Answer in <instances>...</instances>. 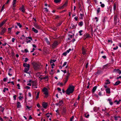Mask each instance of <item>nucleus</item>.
<instances>
[{
    "instance_id": "32",
    "label": "nucleus",
    "mask_w": 121,
    "mask_h": 121,
    "mask_svg": "<svg viewBox=\"0 0 121 121\" xmlns=\"http://www.w3.org/2000/svg\"><path fill=\"white\" fill-rule=\"evenodd\" d=\"M66 112V109L65 108H63L62 110V113L63 114H64Z\"/></svg>"
},
{
    "instance_id": "59",
    "label": "nucleus",
    "mask_w": 121,
    "mask_h": 121,
    "mask_svg": "<svg viewBox=\"0 0 121 121\" xmlns=\"http://www.w3.org/2000/svg\"><path fill=\"white\" fill-rule=\"evenodd\" d=\"M66 10L65 9L64 10L61 11V13H63L64 12H65Z\"/></svg>"
},
{
    "instance_id": "63",
    "label": "nucleus",
    "mask_w": 121,
    "mask_h": 121,
    "mask_svg": "<svg viewBox=\"0 0 121 121\" xmlns=\"http://www.w3.org/2000/svg\"><path fill=\"white\" fill-rule=\"evenodd\" d=\"M7 44V43H5L4 44H2V45L4 46H5Z\"/></svg>"
},
{
    "instance_id": "29",
    "label": "nucleus",
    "mask_w": 121,
    "mask_h": 121,
    "mask_svg": "<svg viewBox=\"0 0 121 121\" xmlns=\"http://www.w3.org/2000/svg\"><path fill=\"white\" fill-rule=\"evenodd\" d=\"M28 39H30L31 40H32V38L31 37H30H30H26V40H28Z\"/></svg>"
},
{
    "instance_id": "55",
    "label": "nucleus",
    "mask_w": 121,
    "mask_h": 121,
    "mask_svg": "<svg viewBox=\"0 0 121 121\" xmlns=\"http://www.w3.org/2000/svg\"><path fill=\"white\" fill-rule=\"evenodd\" d=\"M115 102H116L117 104H119V102L117 100H116L114 101Z\"/></svg>"
},
{
    "instance_id": "26",
    "label": "nucleus",
    "mask_w": 121,
    "mask_h": 121,
    "mask_svg": "<svg viewBox=\"0 0 121 121\" xmlns=\"http://www.w3.org/2000/svg\"><path fill=\"white\" fill-rule=\"evenodd\" d=\"M70 28L72 29L75 28H76V26L72 24L71 26L70 27Z\"/></svg>"
},
{
    "instance_id": "4",
    "label": "nucleus",
    "mask_w": 121,
    "mask_h": 121,
    "mask_svg": "<svg viewBox=\"0 0 121 121\" xmlns=\"http://www.w3.org/2000/svg\"><path fill=\"white\" fill-rule=\"evenodd\" d=\"M33 88H37L38 85V83L35 81H32Z\"/></svg>"
},
{
    "instance_id": "50",
    "label": "nucleus",
    "mask_w": 121,
    "mask_h": 121,
    "mask_svg": "<svg viewBox=\"0 0 121 121\" xmlns=\"http://www.w3.org/2000/svg\"><path fill=\"white\" fill-rule=\"evenodd\" d=\"M88 62L86 64V68H87L88 67Z\"/></svg>"
},
{
    "instance_id": "62",
    "label": "nucleus",
    "mask_w": 121,
    "mask_h": 121,
    "mask_svg": "<svg viewBox=\"0 0 121 121\" xmlns=\"http://www.w3.org/2000/svg\"><path fill=\"white\" fill-rule=\"evenodd\" d=\"M7 78H4L3 80V81L4 82H6V80L7 79Z\"/></svg>"
},
{
    "instance_id": "61",
    "label": "nucleus",
    "mask_w": 121,
    "mask_h": 121,
    "mask_svg": "<svg viewBox=\"0 0 121 121\" xmlns=\"http://www.w3.org/2000/svg\"><path fill=\"white\" fill-rule=\"evenodd\" d=\"M16 96L15 95L13 96V98H14V100H15L16 99Z\"/></svg>"
},
{
    "instance_id": "43",
    "label": "nucleus",
    "mask_w": 121,
    "mask_h": 121,
    "mask_svg": "<svg viewBox=\"0 0 121 121\" xmlns=\"http://www.w3.org/2000/svg\"><path fill=\"white\" fill-rule=\"evenodd\" d=\"M67 54V53L66 52H65L63 53L62 54V55H63L66 56V55Z\"/></svg>"
},
{
    "instance_id": "35",
    "label": "nucleus",
    "mask_w": 121,
    "mask_h": 121,
    "mask_svg": "<svg viewBox=\"0 0 121 121\" xmlns=\"http://www.w3.org/2000/svg\"><path fill=\"white\" fill-rule=\"evenodd\" d=\"M116 9V3H115L114 5L113 6V9L114 10H115Z\"/></svg>"
},
{
    "instance_id": "13",
    "label": "nucleus",
    "mask_w": 121,
    "mask_h": 121,
    "mask_svg": "<svg viewBox=\"0 0 121 121\" xmlns=\"http://www.w3.org/2000/svg\"><path fill=\"white\" fill-rule=\"evenodd\" d=\"M16 0H13V8L14 9V8L16 6L15 4H16Z\"/></svg>"
},
{
    "instance_id": "18",
    "label": "nucleus",
    "mask_w": 121,
    "mask_h": 121,
    "mask_svg": "<svg viewBox=\"0 0 121 121\" xmlns=\"http://www.w3.org/2000/svg\"><path fill=\"white\" fill-rule=\"evenodd\" d=\"M106 93L108 94H110V90L109 88H108L106 89Z\"/></svg>"
},
{
    "instance_id": "64",
    "label": "nucleus",
    "mask_w": 121,
    "mask_h": 121,
    "mask_svg": "<svg viewBox=\"0 0 121 121\" xmlns=\"http://www.w3.org/2000/svg\"><path fill=\"white\" fill-rule=\"evenodd\" d=\"M78 17H76L74 18V19L76 21L78 20Z\"/></svg>"
},
{
    "instance_id": "15",
    "label": "nucleus",
    "mask_w": 121,
    "mask_h": 121,
    "mask_svg": "<svg viewBox=\"0 0 121 121\" xmlns=\"http://www.w3.org/2000/svg\"><path fill=\"white\" fill-rule=\"evenodd\" d=\"M17 106L18 108H20L21 107V105L20 103L19 102H17Z\"/></svg>"
},
{
    "instance_id": "33",
    "label": "nucleus",
    "mask_w": 121,
    "mask_h": 121,
    "mask_svg": "<svg viewBox=\"0 0 121 121\" xmlns=\"http://www.w3.org/2000/svg\"><path fill=\"white\" fill-rule=\"evenodd\" d=\"M110 82H109L108 80L106 81L105 82V84L106 85H107L108 84H110Z\"/></svg>"
},
{
    "instance_id": "23",
    "label": "nucleus",
    "mask_w": 121,
    "mask_h": 121,
    "mask_svg": "<svg viewBox=\"0 0 121 121\" xmlns=\"http://www.w3.org/2000/svg\"><path fill=\"white\" fill-rule=\"evenodd\" d=\"M82 50L83 54L84 55H85L86 54L85 50V49H84L83 47L82 48Z\"/></svg>"
},
{
    "instance_id": "25",
    "label": "nucleus",
    "mask_w": 121,
    "mask_h": 121,
    "mask_svg": "<svg viewBox=\"0 0 121 121\" xmlns=\"http://www.w3.org/2000/svg\"><path fill=\"white\" fill-rule=\"evenodd\" d=\"M120 83V82L119 81H118L117 82H116L114 84V85H117L119 84Z\"/></svg>"
},
{
    "instance_id": "41",
    "label": "nucleus",
    "mask_w": 121,
    "mask_h": 121,
    "mask_svg": "<svg viewBox=\"0 0 121 121\" xmlns=\"http://www.w3.org/2000/svg\"><path fill=\"white\" fill-rule=\"evenodd\" d=\"M67 62H65L64 64H63L62 67H64V66H65L67 64Z\"/></svg>"
},
{
    "instance_id": "8",
    "label": "nucleus",
    "mask_w": 121,
    "mask_h": 121,
    "mask_svg": "<svg viewBox=\"0 0 121 121\" xmlns=\"http://www.w3.org/2000/svg\"><path fill=\"white\" fill-rule=\"evenodd\" d=\"M20 10V11H21L23 13H25V10L24 7L23 5H22V7L21 8L19 9Z\"/></svg>"
},
{
    "instance_id": "19",
    "label": "nucleus",
    "mask_w": 121,
    "mask_h": 121,
    "mask_svg": "<svg viewBox=\"0 0 121 121\" xmlns=\"http://www.w3.org/2000/svg\"><path fill=\"white\" fill-rule=\"evenodd\" d=\"M32 30L34 32H35V33H37L38 32V31L36 29H35V28H34L33 27L32 28Z\"/></svg>"
},
{
    "instance_id": "40",
    "label": "nucleus",
    "mask_w": 121,
    "mask_h": 121,
    "mask_svg": "<svg viewBox=\"0 0 121 121\" xmlns=\"http://www.w3.org/2000/svg\"><path fill=\"white\" fill-rule=\"evenodd\" d=\"M100 6L104 8L105 6V5L104 4H102Z\"/></svg>"
},
{
    "instance_id": "27",
    "label": "nucleus",
    "mask_w": 121,
    "mask_h": 121,
    "mask_svg": "<svg viewBox=\"0 0 121 121\" xmlns=\"http://www.w3.org/2000/svg\"><path fill=\"white\" fill-rule=\"evenodd\" d=\"M119 70V69H114L113 72H114L118 73Z\"/></svg>"
},
{
    "instance_id": "53",
    "label": "nucleus",
    "mask_w": 121,
    "mask_h": 121,
    "mask_svg": "<svg viewBox=\"0 0 121 121\" xmlns=\"http://www.w3.org/2000/svg\"><path fill=\"white\" fill-rule=\"evenodd\" d=\"M56 112H57V113H56V114L57 115V114H58V115L59 114V113L58 112V110H56Z\"/></svg>"
},
{
    "instance_id": "34",
    "label": "nucleus",
    "mask_w": 121,
    "mask_h": 121,
    "mask_svg": "<svg viewBox=\"0 0 121 121\" xmlns=\"http://www.w3.org/2000/svg\"><path fill=\"white\" fill-rule=\"evenodd\" d=\"M60 0H54V2L55 3H57L60 2Z\"/></svg>"
},
{
    "instance_id": "10",
    "label": "nucleus",
    "mask_w": 121,
    "mask_h": 121,
    "mask_svg": "<svg viewBox=\"0 0 121 121\" xmlns=\"http://www.w3.org/2000/svg\"><path fill=\"white\" fill-rule=\"evenodd\" d=\"M37 29H40V27L39 25L37 24L36 23H34V26Z\"/></svg>"
},
{
    "instance_id": "14",
    "label": "nucleus",
    "mask_w": 121,
    "mask_h": 121,
    "mask_svg": "<svg viewBox=\"0 0 121 121\" xmlns=\"http://www.w3.org/2000/svg\"><path fill=\"white\" fill-rule=\"evenodd\" d=\"M6 30V29L5 28H4L0 32V34L1 35H3L4 34Z\"/></svg>"
},
{
    "instance_id": "5",
    "label": "nucleus",
    "mask_w": 121,
    "mask_h": 121,
    "mask_svg": "<svg viewBox=\"0 0 121 121\" xmlns=\"http://www.w3.org/2000/svg\"><path fill=\"white\" fill-rule=\"evenodd\" d=\"M43 91L44 92V94L45 95L46 97H47V95L48 94V89L46 88H44L43 89Z\"/></svg>"
},
{
    "instance_id": "60",
    "label": "nucleus",
    "mask_w": 121,
    "mask_h": 121,
    "mask_svg": "<svg viewBox=\"0 0 121 121\" xmlns=\"http://www.w3.org/2000/svg\"><path fill=\"white\" fill-rule=\"evenodd\" d=\"M48 78V77L47 76H46L43 77V79H46L47 78Z\"/></svg>"
},
{
    "instance_id": "12",
    "label": "nucleus",
    "mask_w": 121,
    "mask_h": 121,
    "mask_svg": "<svg viewBox=\"0 0 121 121\" xmlns=\"http://www.w3.org/2000/svg\"><path fill=\"white\" fill-rule=\"evenodd\" d=\"M29 70V68H25L24 69V72L26 73L29 74V73L28 72Z\"/></svg>"
},
{
    "instance_id": "45",
    "label": "nucleus",
    "mask_w": 121,
    "mask_h": 121,
    "mask_svg": "<svg viewBox=\"0 0 121 121\" xmlns=\"http://www.w3.org/2000/svg\"><path fill=\"white\" fill-rule=\"evenodd\" d=\"M28 60V59L27 58H26L25 60V62H26Z\"/></svg>"
},
{
    "instance_id": "22",
    "label": "nucleus",
    "mask_w": 121,
    "mask_h": 121,
    "mask_svg": "<svg viewBox=\"0 0 121 121\" xmlns=\"http://www.w3.org/2000/svg\"><path fill=\"white\" fill-rule=\"evenodd\" d=\"M97 87L96 86H94L92 90V93H94L95 91L96 90V89Z\"/></svg>"
},
{
    "instance_id": "11",
    "label": "nucleus",
    "mask_w": 121,
    "mask_h": 121,
    "mask_svg": "<svg viewBox=\"0 0 121 121\" xmlns=\"http://www.w3.org/2000/svg\"><path fill=\"white\" fill-rule=\"evenodd\" d=\"M23 65L25 68H30V65L29 64L25 63L23 64Z\"/></svg>"
},
{
    "instance_id": "48",
    "label": "nucleus",
    "mask_w": 121,
    "mask_h": 121,
    "mask_svg": "<svg viewBox=\"0 0 121 121\" xmlns=\"http://www.w3.org/2000/svg\"><path fill=\"white\" fill-rule=\"evenodd\" d=\"M17 86L18 87V89H20V85H19V84H17Z\"/></svg>"
},
{
    "instance_id": "9",
    "label": "nucleus",
    "mask_w": 121,
    "mask_h": 121,
    "mask_svg": "<svg viewBox=\"0 0 121 121\" xmlns=\"http://www.w3.org/2000/svg\"><path fill=\"white\" fill-rule=\"evenodd\" d=\"M70 75V73L69 72L68 73L66 77V78L65 79V80L64 82V85L65 84L66 82H67L68 79V78L69 77Z\"/></svg>"
},
{
    "instance_id": "57",
    "label": "nucleus",
    "mask_w": 121,
    "mask_h": 121,
    "mask_svg": "<svg viewBox=\"0 0 121 121\" xmlns=\"http://www.w3.org/2000/svg\"><path fill=\"white\" fill-rule=\"evenodd\" d=\"M61 71L65 73H66V70H61Z\"/></svg>"
},
{
    "instance_id": "20",
    "label": "nucleus",
    "mask_w": 121,
    "mask_h": 121,
    "mask_svg": "<svg viewBox=\"0 0 121 121\" xmlns=\"http://www.w3.org/2000/svg\"><path fill=\"white\" fill-rule=\"evenodd\" d=\"M7 20V19L6 20H4L0 24V27H1L4 24H5V22Z\"/></svg>"
},
{
    "instance_id": "2",
    "label": "nucleus",
    "mask_w": 121,
    "mask_h": 121,
    "mask_svg": "<svg viewBox=\"0 0 121 121\" xmlns=\"http://www.w3.org/2000/svg\"><path fill=\"white\" fill-rule=\"evenodd\" d=\"M33 65L34 66V68L35 70H38L40 68V66H41L39 64L34 63Z\"/></svg>"
},
{
    "instance_id": "16",
    "label": "nucleus",
    "mask_w": 121,
    "mask_h": 121,
    "mask_svg": "<svg viewBox=\"0 0 121 121\" xmlns=\"http://www.w3.org/2000/svg\"><path fill=\"white\" fill-rule=\"evenodd\" d=\"M84 36L85 37H86V38L84 39V40H85L87 38L90 37V35L88 34H87L84 35Z\"/></svg>"
},
{
    "instance_id": "17",
    "label": "nucleus",
    "mask_w": 121,
    "mask_h": 121,
    "mask_svg": "<svg viewBox=\"0 0 121 121\" xmlns=\"http://www.w3.org/2000/svg\"><path fill=\"white\" fill-rule=\"evenodd\" d=\"M42 105L43 107L44 108H45L47 107V103L43 102V103Z\"/></svg>"
},
{
    "instance_id": "31",
    "label": "nucleus",
    "mask_w": 121,
    "mask_h": 121,
    "mask_svg": "<svg viewBox=\"0 0 121 121\" xmlns=\"http://www.w3.org/2000/svg\"><path fill=\"white\" fill-rule=\"evenodd\" d=\"M39 92H37V95H36V99H38L39 98Z\"/></svg>"
},
{
    "instance_id": "54",
    "label": "nucleus",
    "mask_w": 121,
    "mask_h": 121,
    "mask_svg": "<svg viewBox=\"0 0 121 121\" xmlns=\"http://www.w3.org/2000/svg\"><path fill=\"white\" fill-rule=\"evenodd\" d=\"M118 48V47L117 46L116 47L114 48L113 49L114 50H116Z\"/></svg>"
},
{
    "instance_id": "58",
    "label": "nucleus",
    "mask_w": 121,
    "mask_h": 121,
    "mask_svg": "<svg viewBox=\"0 0 121 121\" xmlns=\"http://www.w3.org/2000/svg\"><path fill=\"white\" fill-rule=\"evenodd\" d=\"M4 8V5H3L2 7V8L1 10V11H2L3 10Z\"/></svg>"
},
{
    "instance_id": "1",
    "label": "nucleus",
    "mask_w": 121,
    "mask_h": 121,
    "mask_svg": "<svg viewBox=\"0 0 121 121\" xmlns=\"http://www.w3.org/2000/svg\"><path fill=\"white\" fill-rule=\"evenodd\" d=\"M74 89V86L72 85H69L66 91V94L69 95L70 93H72Z\"/></svg>"
},
{
    "instance_id": "51",
    "label": "nucleus",
    "mask_w": 121,
    "mask_h": 121,
    "mask_svg": "<svg viewBox=\"0 0 121 121\" xmlns=\"http://www.w3.org/2000/svg\"><path fill=\"white\" fill-rule=\"evenodd\" d=\"M108 43H109L110 42H111V43H112V40H108Z\"/></svg>"
},
{
    "instance_id": "47",
    "label": "nucleus",
    "mask_w": 121,
    "mask_h": 121,
    "mask_svg": "<svg viewBox=\"0 0 121 121\" xmlns=\"http://www.w3.org/2000/svg\"><path fill=\"white\" fill-rule=\"evenodd\" d=\"M15 40V39L14 38H13L12 39V41L13 42H14Z\"/></svg>"
},
{
    "instance_id": "38",
    "label": "nucleus",
    "mask_w": 121,
    "mask_h": 121,
    "mask_svg": "<svg viewBox=\"0 0 121 121\" xmlns=\"http://www.w3.org/2000/svg\"><path fill=\"white\" fill-rule=\"evenodd\" d=\"M12 28V27L11 28H8L9 32L10 33L11 31V29Z\"/></svg>"
},
{
    "instance_id": "3",
    "label": "nucleus",
    "mask_w": 121,
    "mask_h": 121,
    "mask_svg": "<svg viewBox=\"0 0 121 121\" xmlns=\"http://www.w3.org/2000/svg\"><path fill=\"white\" fill-rule=\"evenodd\" d=\"M118 16H114V24L116 25L117 22H118L119 21L118 18Z\"/></svg>"
},
{
    "instance_id": "49",
    "label": "nucleus",
    "mask_w": 121,
    "mask_h": 121,
    "mask_svg": "<svg viewBox=\"0 0 121 121\" xmlns=\"http://www.w3.org/2000/svg\"><path fill=\"white\" fill-rule=\"evenodd\" d=\"M85 117L86 118H88L89 117V114H88L87 115V116H86V114H85Z\"/></svg>"
},
{
    "instance_id": "6",
    "label": "nucleus",
    "mask_w": 121,
    "mask_h": 121,
    "mask_svg": "<svg viewBox=\"0 0 121 121\" xmlns=\"http://www.w3.org/2000/svg\"><path fill=\"white\" fill-rule=\"evenodd\" d=\"M58 45V42L56 41L55 42L52 44V48H54Z\"/></svg>"
},
{
    "instance_id": "37",
    "label": "nucleus",
    "mask_w": 121,
    "mask_h": 121,
    "mask_svg": "<svg viewBox=\"0 0 121 121\" xmlns=\"http://www.w3.org/2000/svg\"><path fill=\"white\" fill-rule=\"evenodd\" d=\"M17 25L19 26L20 28H21L22 27V25L20 24V23H17Z\"/></svg>"
},
{
    "instance_id": "7",
    "label": "nucleus",
    "mask_w": 121,
    "mask_h": 121,
    "mask_svg": "<svg viewBox=\"0 0 121 121\" xmlns=\"http://www.w3.org/2000/svg\"><path fill=\"white\" fill-rule=\"evenodd\" d=\"M67 1H66L64 4L62 6H61V9H63L67 6Z\"/></svg>"
},
{
    "instance_id": "28",
    "label": "nucleus",
    "mask_w": 121,
    "mask_h": 121,
    "mask_svg": "<svg viewBox=\"0 0 121 121\" xmlns=\"http://www.w3.org/2000/svg\"><path fill=\"white\" fill-rule=\"evenodd\" d=\"M100 8H98L97 10V14H98L100 12Z\"/></svg>"
},
{
    "instance_id": "24",
    "label": "nucleus",
    "mask_w": 121,
    "mask_h": 121,
    "mask_svg": "<svg viewBox=\"0 0 121 121\" xmlns=\"http://www.w3.org/2000/svg\"><path fill=\"white\" fill-rule=\"evenodd\" d=\"M45 40L46 41L48 45H49L50 44L49 41L48 40V39L47 38H45Z\"/></svg>"
},
{
    "instance_id": "56",
    "label": "nucleus",
    "mask_w": 121,
    "mask_h": 121,
    "mask_svg": "<svg viewBox=\"0 0 121 121\" xmlns=\"http://www.w3.org/2000/svg\"><path fill=\"white\" fill-rule=\"evenodd\" d=\"M26 88H27L28 89H29L30 88V87L28 86H26L25 87Z\"/></svg>"
},
{
    "instance_id": "21",
    "label": "nucleus",
    "mask_w": 121,
    "mask_h": 121,
    "mask_svg": "<svg viewBox=\"0 0 121 121\" xmlns=\"http://www.w3.org/2000/svg\"><path fill=\"white\" fill-rule=\"evenodd\" d=\"M27 82V85L30 86H31V83H32V82L31 80H30Z\"/></svg>"
},
{
    "instance_id": "30",
    "label": "nucleus",
    "mask_w": 121,
    "mask_h": 121,
    "mask_svg": "<svg viewBox=\"0 0 121 121\" xmlns=\"http://www.w3.org/2000/svg\"><path fill=\"white\" fill-rule=\"evenodd\" d=\"M78 25H79L81 26H82L83 25V22L81 21V22H79V23H78Z\"/></svg>"
},
{
    "instance_id": "44",
    "label": "nucleus",
    "mask_w": 121,
    "mask_h": 121,
    "mask_svg": "<svg viewBox=\"0 0 121 121\" xmlns=\"http://www.w3.org/2000/svg\"><path fill=\"white\" fill-rule=\"evenodd\" d=\"M114 118H115V119L116 120H117V119L118 118V116H115L114 117Z\"/></svg>"
},
{
    "instance_id": "42",
    "label": "nucleus",
    "mask_w": 121,
    "mask_h": 121,
    "mask_svg": "<svg viewBox=\"0 0 121 121\" xmlns=\"http://www.w3.org/2000/svg\"><path fill=\"white\" fill-rule=\"evenodd\" d=\"M26 42H27V43H30L31 41L30 40H28H28H26Z\"/></svg>"
},
{
    "instance_id": "52",
    "label": "nucleus",
    "mask_w": 121,
    "mask_h": 121,
    "mask_svg": "<svg viewBox=\"0 0 121 121\" xmlns=\"http://www.w3.org/2000/svg\"><path fill=\"white\" fill-rule=\"evenodd\" d=\"M44 9H45V11L47 12H48V9H47V8H44Z\"/></svg>"
},
{
    "instance_id": "46",
    "label": "nucleus",
    "mask_w": 121,
    "mask_h": 121,
    "mask_svg": "<svg viewBox=\"0 0 121 121\" xmlns=\"http://www.w3.org/2000/svg\"><path fill=\"white\" fill-rule=\"evenodd\" d=\"M74 118V116H72V117H71V118H70V121H73V119Z\"/></svg>"
},
{
    "instance_id": "36",
    "label": "nucleus",
    "mask_w": 121,
    "mask_h": 121,
    "mask_svg": "<svg viewBox=\"0 0 121 121\" xmlns=\"http://www.w3.org/2000/svg\"><path fill=\"white\" fill-rule=\"evenodd\" d=\"M50 63L51 65H55L54 64L53 62L51 60L50 61Z\"/></svg>"
},
{
    "instance_id": "39",
    "label": "nucleus",
    "mask_w": 121,
    "mask_h": 121,
    "mask_svg": "<svg viewBox=\"0 0 121 121\" xmlns=\"http://www.w3.org/2000/svg\"><path fill=\"white\" fill-rule=\"evenodd\" d=\"M83 31L82 30H81L79 31V33H80V35H82V34H81V32Z\"/></svg>"
}]
</instances>
